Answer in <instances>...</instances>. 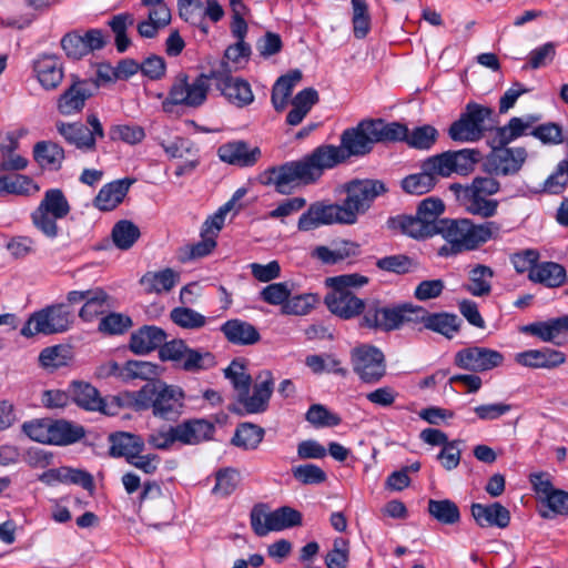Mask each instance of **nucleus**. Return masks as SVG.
Listing matches in <instances>:
<instances>
[{"label":"nucleus","instance_id":"f257e3e1","mask_svg":"<svg viewBox=\"0 0 568 568\" xmlns=\"http://www.w3.org/2000/svg\"><path fill=\"white\" fill-rule=\"evenodd\" d=\"M500 230V225L494 221L475 224L469 219L443 220L438 234L446 244L438 253L440 256H452L477 250L488 241L497 239Z\"/></svg>","mask_w":568,"mask_h":568},{"label":"nucleus","instance_id":"f03ea898","mask_svg":"<svg viewBox=\"0 0 568 568\" xmlns=\"http://www.w3.org/2000/svg\"><path fill=\"white\" fill-rule=\"evenodd\" d=\"M184 393L182 388L162 382L148 383L136 392L124 394L125 404L135 410L152 409L153 415L171 419L181 413Z\"/></svg>","mask_w":568,"mask_h":568},{"label":"nucleus","instance_id":"7ed1b4c3","mask_svg":"<svg viewBox=\"0 0 568 568\" xmlns=\"http://www.w3.org/2000/svg\"><path fill=\"white\" fill-rule=\"evenodd\" d=\"M452 189L469 214L483 219L496 215L499 202L490 196L499 192L500 183L495 178L477 176L469 185L455 184Z\"/></svg>","mask_w":568,"mask_h":568},{"label":"nucleus","instance_id":"20e7f679","mask_svg":"<svg viewBox=\"0 0 568 568\" xmlns=\"http://www.w3.org/2000/svg\"><path fill=\"white\" fill-rule=\"evenodd\" d=\"M211 80H213L212 72L210 74H199L194 79H190L184 73L178 74L168 97L162 102V110L165 113H172L175 105L201 106L207 98Z\"/></svg>","mask_w":568,"mask_h":568},{"label":"nucleus","instance_id":"39448f33","mask_svg":"<svg viewBox=\"0 0 568 568\" xmlns=\"http://www.w3.org/2000/svg\"><path fill=\"white\" fill-rule=\"evenodd\" d=\"M491 115L493 110L489 106L469 102L448 128V136L460 143L477 142L490 129Z\"/></svg>","mask_w":568,"mask_h":568},{"label":"nucleus","instance_id":"423d86ee","mask_svg":"<svg viewBox=\"0 0 568 568\" xmlns=\"http://www.w3.org/2000/svg\"><path fill=\"white\" fill-rule=\"evenodd\" d=\"M410 303L386 306L377 300L366 302L359 325L379 332L398 329L403 324L410 323Z\"/></svg>","mask_w":568,"mask_h":568},{"label":"nucleus","instance_id":"0eeeda50","mask_svg":"<svg viewBox=\"0 0 568 568\" xmlns=\"http://www.w3.org/2000/svg\"><path fill=\"white\" fill-rule=\"evenodd\" d=\"M445 210L442 200L427 197L418 206L415 216H403L398 220L403 233L414 239H426L438 234L444 219H439Z\"/></svg>","mask_w":568,"mask_h":568},{"label":"nucleus","instance_id":"6e6552de","mask_svg":"<svg viewBox=\"0 0 568 568\" xmlns=\"http://www.w3.org/2000/svg\"><path fill=\"white\" fill-rule=\"evenodd\" d=\"M73 323L71 310L65 304H54L33 312L20 331L23 337L52 335L67 332Z\"/></svg>","mask_w":568,"mask_h":568},{"label":"nucleus","instance_id":"1a4fd4ad","mask_svg":"<svg viewBox=\"0 0 568 568\" xmlns=\"http://www.w3.org/2000/svg\"><path fill=\"white\" fill-rule=\"evenodd\" d=\"M162 361L175 363V365L189 373H200L216 366L217 362L209 351L191 348L182 339H173L165 343L159 351Z\"/></svg>","mask_w":568,"mask_h":568},{"label":"nucleus","instance_id":"9d476101","mask_svg":"<svg viewBox=\"0 0 568 568\" xmlns=\"http://www.w3.org/2000/svg\"><path fill=\"white\" fill-rule=\"evenodd\" d=\"M351 364L359 379L367 384L379 382L386 374L383 352L369 344H361L351 351Z\"/></svg>","mask_w":568,"mask_h":568},{"label":"nucleus","instance_id":"9b49d317","mask_svg":"<svg viewBox=\"0 0 568 568\" xmlns=\"http://www.w3.org/2000/svg\"><path fill=\"white\" fill-rule=\"evenodd\" d=\"M261 179L263 184L274 186L281 194H291L301 185L312 184L301 160L270 168L263 172Z\"/></svg>","mask_w":568,"mask_h":568},{"label":"nucleus","instance_id":"f8f14e48","mask_svg":"<svg viewBox=\"0 0 568 568\" xmlns=\"http://www.w3.org/2000/svg\"><path fill=\"white\" fill-rule=\"evenodd\" d=\"M353 224V213L344 204L315 202L303 213L297 223L300 231H311L321 225Z\"/></svg>","mask_w":568,"mask_h":568},{"label":"nucleus","instance_id":"ddd939ff","mask_svg":"<svg viewBox=\"0 0 568 568\" xmlns=\"http://www.w3.org/2000/svg\"><path fill=\"white\" fill-rule=\"evenodd\" d=\"M386 192L383 182L377 180H355L346 185V199L343 204L347 212L353 213V224L357 216L365 213L374 200Z\"/></svg>","mask_w":568,"mask_h":568},{"label":"nucleus","instance_id":"4468645a","mask_svg":"<svg viewBox=\"0 0 568 568\" xmlns=\"http://www.w3.org/2000/svg\"><path fill=\"white\" fill-rule=\"evenodd\" d=\"M507 145L496 143L491 139V151L486 160L490 173L508 176L518 173L523 168L527 159L526 150L524 148H508Z\"/></svg>","mask_w":568,"mask_h":568},{"label":"nucleus","instance_id":"2eb2a0df","mask_svg":"<svg viewBox=\"0 0 568 568\" xmlns=\"http://www.w3.org/2000/svg\"><path fill=\"white\" fill-rule=\"evenodd\" d=\"M504 359V355L496 349L484 346H469L459 349L455 354L454 364L460 369L483 373L501 366Z\"/></svg>","mask_w":568,"mask_h":568},{"label":"nucleus","instance_id":"dca6fc26","mask_svg":"<svg viewBox=\"0 0 568 568\" xmlns=\"http://www.w3.org/2000/svg\"><path fill=\"white\" fill-rule=\"evenodd\" d=\"M345 160L344 150L332 144L320 145L301 159L312 183L320 180L325 170L333 169Z\"/></svg>","mask_w":568,"mask_h":568},{"label":"nucleus","instance_id":"f3484780","mask_svg":"<svg viewBox=\"0 0 568 568\" xmlns=\"http://www.w3.org/2000/svg\"><path fill=\"white\" fill-rule=\"evenodd\" d=\"M410 323H422L425 328L453 338L459 331L460 320L450 313H429L424 307L412 305Z\"/></svg>","mask_w":568,"mask_h":568},{"label":"nucleus","instance_id":"a211bd4d","mask_svg":"<svg viewBox=\"0 0 568 568\" xmlns=\"http://www.w3.org/2000/svg\"><path fill=\"white\" fill-rule=\"evenodd\" d=\"M521 332L544 343L562 346L568 342V314L525 325Z\"/></svg>","mask_w":568,"mask_h":568},{"label":"nucleus","instance_id":"6ab92c4d","mask_svg":"<svg viewBox=\"0 0 568 568\" xmlns=\"http://www.w3.org/2000/svg\"><path fill=\"white\" fill-rule=\"evenodd\" d=\"M32 71L42 89L55 90L64 78L63 64L55 54H39L32 62Z\"/></svg>","mask_w":568,"mask_h":568},{"label":"nucleus","instance_id":"aec40b11","mask_svg":"<svg viewBox=\"0 0 568 568\" xmlns=\"http://www.w3.org/2000/svg\"><path fill=\"white\" fill-rule=\"evenodd\" d=\"M212 77L222 95L232 104L243 108L253 102L254 95L248 82L215 71L212 72Z\"/></svg>","mask_w":568,"mask_h":568},{"label":"nucleus","instance_id":"412c9836","mask_svg":"<svg viewBox=\"0 0 568 568\" xmlns=\"http://www.w3.org/2000/svg\"><path fill=\"white\" fill-rule=\"evenodd\" d=\"M217 155L227 164L250 168L261 158V150L257 146L251 148L245 141L237 140L222 144L217 149Z\"/></svg>","mask_w":568,"mask_h":568},{"label":"nucleus","instance_id":"4be33fe9","mask_svg":"<svg viewBox=\"0 0 568 568\" xmlns=\"http://www.w3.org/2000/svg\"><path fill=\"white\" fill-rule=\"evenodd\" d=\"M91 95V85L88 81L74 80L58 98L57 109L60 114L65 116L78 114L83 110Z\"/></svg>","mask_w":568,"mask_h":568},{"label":"nucleus","instance_id":"5701e85b","mask_svg":"<svg viewBox=\"0 0 568 568\" xmlns=\"http://www.w3.org/2000/svg\"><path fill=\"white\" fill-rule=\"evenodd\" d=\"M273 386L271 373L266 372L265 378L254 385L252 395L248 393L250 389L242 390L237 394V402L248 414L263 413L268 406Z\"/></svg>","mask_w":568,"mask_h":568},{"label":"nucleus","instance_id":"b1692460","mask_svg":"<svg viewBox=\"0 0 568 568\" xmlns=\"http://www.w3.org/2000/svg\"><path fill=\"white\" fill-rule=\"evenodd\" d=\"M366 125H368L367 120L343 132L339 148L346 153V159L352 155H365L372 151L375 140Z\"/></svg>","mask_w":568,"mask_h":568},{"label":"nucleus","instance_id":"393cba45","mask_svg":"<svg viewBox=\"0 0 568 568\" xmlns=\"http://www.w3.org/2000/svg\"><path fill=\"white\" fill-rule=\"evenodd\" d=\"M325 303L333 314L344 320L363 314L366 304L348 290H333L326 295Z\"/></svg>","mask_w":568,"mask_h":568},{"label":"nucleus","instance_id":"a878e982","mask_svg":"<svg viewBox=\"0 0 568 568\" xmlns=\"http://www.w3.org/2000/svg\"><path fill=\"white\" fill-rule=\"evenodd\" d=\"M515 361L517 364L529 368L552 369L566 362V355L560 351L544 347L520 352L516 354Z\"/></svg>","mask_w":568,"mask_h":568},{"label":"nucleus","instance_id":"bb28decb","mask_svg":"<svg viewBox=\"0 0 568 568\" xmlns=\"http://www.w3.org/2000/svg\"><path fill=\"white\" fill-rule=\"evenodd\" d=\"M471 515L480 527L506 528L510 523V513L500 503L489 505L473 504L470 507Z\"/></svg>","mask_w":568,"mask_h":568},{"label":"nucleus","instance_id":"cd10ccee","mask_svg":"<svg viewBox=\"0 0 568 568\" xmlns=\"http://www.w3.org/2000/svg\"><path fill=\"white\" fill-rule=\"evenodd\" d=\"M165 332L153 325H146L131 335L130 348L135 354H148L166 343Z\"/></svg>","mask_w":568,"mask_h":568},{"label":"nucleus","instance_id":"c85d7f7f","mask_svg":"<svg viewBox=\"0 0 568 568\" xmlns=\"http://www.w3.org/2000/svg\"><path fill=\"white\" fill-rule=\"evenodd\" d=\"M214 427L204 419H191L173 427V436L176 442L184 445H196L209 439Z\"/></svg>","mask_w":568,"mask_h":568},{"label":"nucleus","instance_id":"c756f323","mask_svg":"<svg viewBox=\"0 0 568 568\" xmlns=\"http://www.w3.org/2000/svg\"><path fill=\"white\" fill-rule=\"evenodd\" d=\"M133 180H115L103 185L94 199V206L101 211L115 209L125 197Z\"/></svg>","mask_w":568,"mask_h":568},{"label":"nucleus","instance_id":"7c9ffc66","mask_svg":"<svg viewBox=\"0 0 568 568\" xmlns=\"http://www.w3.org/2000/svg\"><path fill=\"white\" fill-rule=\"evenodd\" d=\"M71 393L75 404L87 410H99L106 415L115 414L101 398L98 389L88 383L74 382Z\"/></svg>","mask_w":568,"mask_h":568},{"label":"nucleus","instance_id":"2f4dec72","mask_svg":"<svg viewBox=\"0 0 568 568\" xmlns=\"http://www.w3.org/2000/svg\"><path fill=\"white\" fill-rule=\"evenodd\" d=\"M221 331L225 338L235 345H253L261 338L254 325L239 318L226 321L221 326Z\"/></svg>","mask_w":568,"mask_h":568},{"label":"nucleus","instance_id":"473e14b6","mask_svg":"<svg viewBox=\"0 0 568 568\" xmlns=\"http://www.w3.org/2000/svg\"><path fill=\"white\" fill-rule=\"evenodd\" d=\"M57 130L61 136L71 145L82 151H93L95 149V140L92 136L90 129L83 123H65L62 121L57 122Z\"/></svg>","mask_w":568,"mask_h":568},{"label":"nucleus","instance_id":"72a5a7b5","mask_svg":"<svg viewBox=\"0 0 568 568\" xmlns=\"http://www.w3.org/2000/svg\"><path fill=\"white\" fill-rule=\"evenodd\" d=\"M537 121L538 118L530 114L520 118L514 116L506 125L496 130L493 140L499 144H509L523 135L530 134Z\"/></svg>","mask_w":568,"mask_h":568},{"label":"nucleus","instance_id":"f704fd0d","mask_svg":"<svg viewBox=\"0 0 568 568\" xmlns=\"http://www.w3.org/2000/svg\"><path fill=\"white\" fill-rule=\"evenodd\" d=\"M528 278L546 287L555 288L561 286L567 280L565 267L556 262L537 263L535 270L530 271Z\"/></svg>","mask_w":568,"mask_h":568},{"label":"nucleus","instance_id":"c9c22d12","mask_svg":"<svg viewBox=\"0 0 568 568\" xmlns=\"http://www.w3.org/2000/svg\"><path fill=\"white\" fill-rule=\"evenodd\" d=\"M180 274L166 267L158 272H146L140 280L141 285L149 294H162L170 292L179 282Z\"/></svg>","mask_w":568,"mask_h":568},{"label":"nucleus","instance_id":"e433bc0d","mask_svg":"<svg viewBox=\"0 0 568 568\" xmlns=\"http://www.w3.org/2000/svg\"><path fill=\"white\" fill-rule=\"evenodd\" d=\"M110 455L113 457H125L129 462L135 454L144 449L143 439L131 433H118L110 436Z\"/></svg>","mask_w":568,"mask_h":568},{"label":"nucleus","instance_id":"4c0bfd02","mask_svg":"<svg viewBox=\"0 0 568 568\" xmlns=\"http://www.w3.org/2000/svg\"><path fill=\"white\" fill-rule=\"evenodd\" d=\"M369 133L374 136L375 143L398 142L407 138V126L398 122H385L382 119L367 120Z\"/></svg>","mask_w":568,"mask_h":568},{"label":"nucleus","instance_id":"58836bf2","mask_svg":"<svg viewBox=\"0 0 568 568\" xmlns=\"http://www.w3.org/2000/svg\"><path fill=\"white\" fill-rule=\"evenodd\" d=\"M302 80L300 70H292L280 77L272 89V104L276 111H283L295 85Z\"/></svg>","mask_w":568,"mask_h":568},{"label":"nucleus","instance_id":"ea45409f","mask_svg":"<svg viewBox=\"0 0 568 568\" xmlns=\"http://www.w3.org/2000/svg\"><path fill=\"white\" fill-rule=\"evenodd\" d=\"M33 158L42 169L59 170L64 159V151L54 142L40 141L33 146Z\"/></svg>","mask_w":568,"mask_h":568},{"label":"nucleus","instance_id":"a19ab883","mask_svg":"<svg viewBox=\"0 0 568 568\" xmlns=\"http://www.w3.org/2000/svg\"><path fill=\"white\" fill-rule=\"evenodd\" d=\"M40 191V186L28 175L0 173V195H31Z\"/></svg>","mask_w":568,"mask_h":568},{"label":"nucleus","instance_id":"79ce46f5","mask_svg":"<svg viewBox=\"0 0 568 568\" xmlns=\"http://www.w3.org/2000/svg\"><path fill=\"white\" fill-rule=\"evenodd\" d=\"M50 428L51 445H70L75 442H79L85 435V432L82 426L74 425L63 419L51 420Z\"/></svg>","mask_w":568,"mask_h":568},{"label":"nucleus","instance_id":"37998d69","mask_svg":"<svg viewBox=\"0 0 568 568\" xmlns=\"http://www.w3.org/2000/svg\"><path fill=\"white\" fill-rule=\"evenodd\" d=\"M305 365L314 374L333 373L341 376L347 375V369L342 366V362L332 353L311 354L305 357Z\"/></svg>","mask_w":568,"mask_h":568},{"label":"nucleus","instance_id":"c03bdc74","mask_svg":"<svg viewBox=\"0 0 568 568\" xmlns=\"http://www.w3.org/2000/svg\"><path fill=\"white\" fill-rule=\"evenodd\" d=\"M109 295L102 288L89 290V296L79 312V316L85 322H92L110 308Z\"/></svg>","mask_w":568,"mask_h":568},{"label":"nucleus","instance_id":"a18cd8bd","mask_svg":"<svg viewBox=\"0 0 568 568\" xmlns=\"http://www.w3.org/2000/svg\"><path fill=\"white\" fill-rule=\"evenodd\" d=\"M494 271L491 267L478 264L469 271V283L466 286L467 292L474 296H486L491 292V278Z\"/></svg>","mask_w":568,"mask_h":568},{"label":"nucleus","instance_id":"49530a36","mask_svg":"<svg viewBox=\"0 0 568 568\" xmlns=\"http://www.w3.org/2000/svg\"><path fill=\"white\" fill-rule=\"evenodd\" d=\"M36 210L53 214L55 217H65L71 207L60 189H49L44 192L43 199Z\"/></svg>","mask_w":568,"mask_h":568},{"label":"nucleus","instance_id":"de8ad7c7","mask_svg":"<svg viewBox=\"0 0 568 568\" xmlns=\"http://www.w3.org/2000/svg\"><path fill=\"white\" fill-rule=\"evenodd\" d=\"M159 375V366L146 361H128L122 365L121 379L129 382L132 379L152 381Z\"/></svg>","mask_w":568,"mask_h":568},{"label":"nucleus","instance_id":"09e8293b","mask_svg":"<svg viewBox=\"0 0 568 568\" xmlns=\"http://www.w3.org/2000/svg\"><path fill=\"white\" fill-rule=\"evenodd\" d=\"M72 358V349L68 345H54L45 347L39 355L42 367L57 369L67 366Z\"/></svg>","mask_w":568,"mask_h":568},{"label":"nucleus","instance_id":"8fccbe9b","mask_svg":"<svg viewBox=\"0 0 568 568\" xmlns=\"http://www.w3.org/2000/svg\"><path fill=\"white\" fill-rule=\"evenodd\" d=\"M436 178L426 170V165L422 164V171L416 174H410L402 181V186L405 192L414 195H423L429 192L436 184Z\"/></svg>","mask_w":568,"mask_h":568},{"label":"nucleus","instance_id":"3c124183","mask_svg":"<svg viewBox=\"0 0 568 568\" xmlns=\"http://www.w3.org/2000/svg\"><path fill=\"white\" fill-rule=\"evenodd\" d=\"M428 513L437 521L445 525L456 524L460 519V513L457 505L449 499H429Z\"/></svg>","mask_w":568,"mask_h":568},{"label":"nucleus","instance_id":"603ef678","mask_svg":"<svg viewBox=\"0 0 568 568\" xmlns=\"http://www.w3.org/2000/svg\"><path fill=\"white\" fill-rule=\"evenodd\" d=\"M352 24L355 38L364 39L371 30V14L365 0H351Z\"/></svg>","mask_w":568,"mask_h":568},{"label":"nucleus","instance_id":"864d4df0","mask_svg":"<svg viewBox=\"0 0 568 568\" xmlns=\"http://www.w3.org/2000/svg\"><path fill=\"white\" fill-rule=\"evenodd\" d=\"M140 237L139 227L130 221H119L112 230V239L120 250H129Z\"/></svg>","mask_w":568,"mask_h":568},{"label":"nucleus","instance_id":"5fc2aeb1","mask_svg":"<svg viewBox=\"0 0 568 568\" xmlns=\"http://www.w3.org/2000/svg\"><path fill=\"white\" fill-rule=\"evenodd\" d=\"M264 430L253 424H242L236 428L232 438L235 446L244 449L256 448L263 439Z\"/></svg>","mask_w":568,"mask_h":568},{"label":"nucleus","instance_id":"6e6d98bb","mask_svg":"<svg viewBox=\"0 0 568 568\" xmlns=\"http://www.w3.org/2000/svg\"><path fill=\"white\" fill-rule=\"evenodd\" d=\"M240 480V473L236 469H220L215 473V485L212 488V494L219 497H227L235 491Z\"/></svg>","mask_w":568,"mask_h":568},{"label":"nucleus","instance_id":"4d7b16f0","mask_svg":"<svg viewBox=\"0 0 568 568\" xmlns=\"http://www.w3.org/2000/svg\"><path fill=\"white\" fill-rule=\"evenodd\" d=\"M109 136L112 141L135 145L144 140L145 131L138 124H114L109 130Z\"/></svg>","mask_w":568,"mask_h":568},{"label":"nucleus","instance_id":"13d9d810","mask_svg":"<svg viewBox=\"0 0 568 568\" xmlns=\"http://www.w3.org/2000/svg\"><path fill=\"white\" fill-rule=\"evenodd\" d=\"M179 12L184 21L197 27L203 34L209 33V26L202 21V2L200 0H179Z\"/></svg>","mask_w":568,"mask_h":568},{"label":"nucleus","instance_id":"bf43d9fd","mask_svg":"<svg viewBox=\"0 0 568 568\" xmlns=\"http://www.w3.org/2000/svg\"><path fill=\"white\" fill-rule=\"evenodd\" d=\"M134 23V18L131 13H120L114 16L109 26L115 34V47L119 52H124L130 45V39L126 36V29Z\"/></svg>","mask_w":568,"mask_h":568},{"label":"nucleus","instance_id":"052dcab7","mask_svg":"<svg viewBox=\"0 0 568 568\" xmlns=\"http://www.w3.org/2000/svg\"><path fill=\"white\" fill-rule=\"evenodd\" d=\"M437 136V130L434 126L426 124L417 126L410 132L407 129V138H405V142L412 148L427 150L436 142Z\"/></svg>","mask_w":568,"mask_h":568},{"label":"nucleus","instance_id":"680f3d73","mask_svg":"<svg viewBox=\"0 0 568 568\" xmlns=\"http://www.w3.org/2000/svg\"><path fill=\"white\" fill-rule=\"evenodd\" d=\"M170 317L174 324L182 328L196 329L205 325V316L189 307H175Z\"/></svg>","mask_w":568,"mask_h":568},{"label":"nucleus","instance_id":"e2e57ef3","mask_svg":"<svg viewBox=\"0 0 568 568\" xmlns=\"http://www.w3.org/2000/svg\"><path fill=\"white\" fill-rule=\"evenodd\" d=\"M63 217H55L53 214H48L42 211L34 210L31 213V221L33 226L45 237L50 240H54L60 234V227L58 225V221Z\"/></svg>","mask_w":568,"mask_h":568},{"label":"nucleus","instance_id":"0e129e2a","mask_svg":"<svg viewBox=\"0 0 568 568\" xmlns=\"http://www.w3.org/2000/svg\"><path fill=\"white\" fill-rule=\"evenodd\" d=\"M318 298L315 294H300L290 296L283 305V314L287 315H306L316 305Z\"/></svg>","mask_w":568,"mask_h":568},{"label":"nucleus","instance_id":"69168bd1","mask_svg":"<svg viewBox=\"0 0 568 568\" xmlns=\"http://www.w3.org/2000/svg\"><path fill=\"white\" fill-rule=\"evenodd\" d=\"M132 320L121 313H110L101 318L99 331L109 335H120L125 333L132 326Z\"/></svg>","mask_w":568,"mask_h":568},{"label":"nucleus","instance_id":"338daca9","mask_svg":"<svg viewBox=\"0 0 568 568\" xmlns=\"http://www.w3.org/2000/svg\"><path fill=\"white\" fill-rule=\"evenodd\" d=\"M292 475L303 485H318L327 479L326 473L314 464L295 466L292 468Z\"/></svg>","mask_w":568,"mask_h":568},{"label":"nucleus","instance_id":"774afa93","mask_svg":"<svg viewBox=\"0 0 568 568\" xmlns=\"http://www.w3.org/2000/svg\"><path fill=\"white\" fill-rule=\"evenodd\" d=\"M548 510L540 513L545 519H550L555 515H568V493L561 489H555L544 501Z\"/></svg>","mask_w":568,"mask_h":568}]
</instances>
